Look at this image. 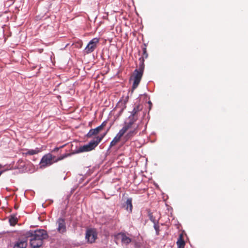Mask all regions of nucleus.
Returning a JSON list of instances; mask_svg holds the SVG:
<instances>
[{
	"mask_svg": "<svg viewBox=\"0 0 248 248\" xmlns=\"http://www.w3.org/2000/svg\"><path fill=\"white\" fill-rule=\"evenodd\" d=\"M148 103H149V104L150 105V109H151V106H152V103H151V102L150 101H149L148 102Z\"/></svg>",
	"mask_w": 248,
	"mask_h": 248,
	"instance_id": "obj_27",
	"label": "nucleus"
},
{
	"mask_svg": "<svg viewBox=\"0 0 248 248\" xmlns=\"http://www.w3.org/2000/svg\"><path fill=\"white\" fill-rule=\"evenodd\" d=\"M176 244L178 248H185L186 243L184 240L183 235L182 233H180L179 234Z\"/></svg>",
	"mask_w": 248,
	"mask_h": 248,
	"instance_id": "obj_13",
	"label": "nucleus"
},
{
	"mask_svg": "<svg viewBox=\"0 0 248 248\" xmlns=\"http://www.w3.org/2000/svg\"><path fill=\"white\" fill-rule=\"evenodd\" d=\"M85 238L88 243L92 244L97 238V232L94 228L87 229L86 232Z\"/></svg>",
	"mask_w": 248,
	"mask_h": 248,
	"instance_id": "obj_6",
	"label": "nucleus"
},
{
	"mask_svg": "<svg viewBox=\"0 0 248 248\" xmlns=\"http://www.w3.org/2000/svg\"><path fill=\"white\" fill-rule=\"evenodd\" d=\"M28 237H31L30 243L31 248H39L42 246L43 240L47 238L48 235L44 230L30 231L22 240L16 242V248H26Z\"/></svg>",
	"mask_w": 248,
	"mask_h": 248,
	"instance_id": "obj_1",
	"label": "nucleus"
},
{
	"mask_svg": "<svg viewBox=\"0 0 248 248\" xmlns=\"http://www.w3.org/2000/svg\"><path fill=\"white\" fill-rule=\"evenodd\" d=\"M142 55L139 59L140 63L139 69H136L134 74V82L132 85V92H133L138 86L143 75L144 69V60L147 59L148 54L147 52V46L144 44L142 46Z\"/></svg>",
	"mask_w": 248,
	"mask_h": 248,
	"instance_id": "obj_2",
	"label": "nucleus"
},
{
	"mask_svg": "<svg viewBox=\"0 0 248 248\" xmlns=\"http://www.w3.org/2000/svg\"><path fill=\"white\" fill-rule=\"evenodd\" d=\"M109 129H108V130L103 135H102L100 137L99 136H96L94 139L93 140H95V142L97 143V145L98 144L101 142V141L103 140L104 137L106 136L107 133H108Z\"/></svg>",
	"mask_w": 248,
	"mask_h": 248,
	"instance_id": "obj_18",
	"label": "nucleus"
},
{
	"mask_svg": "<svg viewBox=\"0 0 248 248\" xmlns=\"http://www.w3.org/2000/svg\"><path fill=\"white\" fill-rule=\"evenodd\" d=\"M124 135L119 131L117 135L114 137L113 140L111 141L109 145V148H111L115 146L121 140V138Z\"/></svg>",
	"mask_w": 248,
	"mask_h": 248,
	"instance_id": "obj_11",
	"label": "nucleus"
},
{
	"mask_svg": "<svg viewBox=\"0 0 248 248\" xmlns=\"http://www.w3.org/2000/svg\"><path fill=\"white\" fill-rule=\"evenodd\" d=\"M57 230L58 232L63 234L66 232V226L64 218H59L56 221Z\"/></svg>",
	"mask_w": 248,
	"mask_h": 248,
	"instance_id": "obj_8",
	"label": "nucleus"
},
{
	"mask_svg": "<svg viewBox=\"0 0 248 248\" xmlns=\"http://www.w3.org/2000/svg\"><path fill=\"white\" fill-rule=\"evenodd\" d=\"M154 224V227L156 231V235H159V226L158 225V221L157 222H155Z\"/></svg>",
	"mask_w": 248,
	"mask_h": 248,
	"instance_id": "obj_23",
	"label": "nucleus"
},
{
	"mask_svg": "<svg viewBox=\"0 0 248 248\" xmlns=\"http://www.w3.org/2000/svg\"><path fill=\"white\" fill-rule=\"evenodd\" d=\"M55 156H53L50 153L44 155L40 162V168L41 169H44L46 167L52 165L54 162Z\"/></svg>",
	"mask_w": 248,
	"mask_h": 248,
	"instance_id": "obj_3",
	"label": "nucleus"
},
{
	"mask_svg": "<svg viewBox=\"0 0 248 248\" xmlns=\"http://www.w3.org/2000/svg\"><path fill=\"white\" fill-rule=\"evenodd\" d=\"M41 152V150L38 148H36L35 149L26 150L24 152H23V155L27 156L28 155H32L37 154Z\"/></svg>",
	"mask_w": 248,
	"mask_h": 248,
	"instance_id": "obj_12",
	"label": "nucleus"
},
{
	"mask_svg": "<svg viewBox=\"0 0 248 248\" xmlns=\"http://www.w3.org/2000/svg\"><path fill=\"white\" fill-rule=\"evenodd\" d=\"M9 222L11 226H15L16 225V215H12L9 219Z\"/></svg>",
	"mask_w": 248,
	"mask_h": 248,
	"instance_id": "obj_21",
	"label": "nucleus"
},
{
	"mask_svg": "<svg viewBox=\"0 0 248 248\" xmlns=\"http://www.w3.org/2000/svg\"><path fill=\"white\" fill-rule=\"evenodd\" d=\"M107 124V121H104L101 124V125L98 126V127L101 130H102L104 129V128L106 126Z\"/></svg>",
	"mask_w": 248,
	"mask_h": 248,
	"instance_id": "obj_25",
	"label": "nucleus"
},
{
	"mask_svg": "<svg viewBox=\"0 0 248 248\" xmlns=\"http://www.w3.org/2000/svg\"><path fill=\"white\" fill-rule=\"evenodd\" d=\"M101 130L98 127L94 129H91L87 134L88 138H91L93 136L97 135Z\"/></svg>",
	"mask_w": 248,
	"mask_h": 248,
	"instance_id": "obj_15",
	"label": "nucleus"
},
{
	"mask_svg": "<svg viewBox=\"0 0 248 248\" xmlns=\"http://www.w3.org/2000/svg\"><path fill=\"white\" fill-rule=\"evenodd\" d=\"M63 146H61L60 147H56L52 151V152H58L59 151V150L60 149V148H62Z\"/></svg>",
	"mask_w": 248,
	"mask_h": 248,
	"instance_id": "obj_26",
	"label": "nucleus"
},
{
	"mask_svg": "<svg viewBox=\"0 0 248 248\" xmlns=\"http://www.w3.org/2000/svg\"><path fill=\"white\" fill-rule=\"evenodd\" d=\"M73 155L72 153L65 154H64L63 155H61L58 158L56 159L55 160L54 162H58L59 161L62 160L64 158L71 155Z\"/></svg>",
	"mask_w": 248,
	"mask_h": 248,
	"instance_id": "obj_20",
	"label": "nucleus"
},
{
	"mask_svg": "<svg viewBox=\"0 0 248 248\" xmlns=\"http://www.w3.org/2000/svg\"><path fill=\"white\" fill-rule=\"evenodd\" d=\"M148 217L150 219V220L153 222L154 223L158 222L155 218V217L153 216V213L150 211L148 212Z\"/></svg>",
	"mask_w": 248,
	"mask_h": 248,
	"instance_id": "obj_22",
	"label": "nucleus"
},
{
	"mask_svg": "<svg viewBox=\"0 0 248 248\" xmlns=\"http://www.w3.org/2000/svg\"><path fill=\"white\" fill-rule=\"evenodd\" d=\"M99 39L94 38L92 39L85 48V51L87 54L91 53L93 52L97 47V45L99 43Z\"/></svg>",
	"mask_w": 248,
	"mask_h": 248,
	"instance_id": "obj_7",
	"label": "nucleus"
},
{
	"mask_svg": "<svg viewBox=\"0 0 248 248\" xmlns=\"http://www.w3.org/2000/svg\"><path fill=\"white\" fill-rule=\"evenodd\" d=\"M142 108V107L141 105H138L136 106L134 108H133L132 112L131 115L130 116H133L134 118H138L137 116V113L139 112L141 110Z\"/></svg>",
	"mask_w": 248,
	"mask_h": 248,
	"instance_id": "obj_16",
	"label": "nucleus"
},
{
	"mask_svg": "<svg viewBox=\"0 0 248 248\" xmlns=\"http://www.w3.org/2000/svg\"><path fill=\"white\" fill-rule=\"evenodd\" d=\"M107 124V121H104L101 124V125L98 126V127L101 130H102L104 129V128L106 126Z\"/></svg>",
	"mask_w": 248,
	"mask_h": 248,
	"instance_id": "obj_24",
	"label": "nucleus"
},
{
	"mask_svg": "<svg viewBox=\"0 0 248 248\" xmlns=\"http://www.w3.org/2000/svg\"><path fill=\"white\" fill-rule=\"evenodd\" d=\"M132 199L131 198H128L125 203L124 206L127 211L131 213L133 209V205L132 203Z\"/></svg>",
	"mask_w": 248,
	"mask_h": 248,
	"instance_id": "obj_14",
	"label": "nucleus"
},
{
	"mask_svg": "<svg viewBox=\"0 0 248 248\" xmlns=\"http://www.w3.org/2000/svg\"><path fill=\"white\" fill-rule=\"evenodd\" d=\"M137 119L138 118H134L133 116H129L128 119V121L125 122L124 126L120 131L124 135L129 129H133L135 125H139L138 124L135 123Z\"/></svg>",
	"mask_w": 248,
	"mask_h": 248,
	"instance_id": "obj_4",
	"label": "nucleus"
},
{
	"mask_svg": "<svg viewBox=\"0 0 248 248\" xmlns=\"http://www.w3.org/2000/svg\"><path fill=\"white\" fill-rule=\"evenodd\" d=\"M119 234L122 237V242L123 243L128 245L131 242V239L127 237L124 233H120Z\"/></svg>",
	"mask_w": 248,
	"mask_h": 248,
	"instance_id": "obj_17",
	"label": "nucleus"
},
{
	"mask_svg": "<svg viewBox=\"0 0 248 248\" xmlns=\"http://www.w3.org/2000/svg\"><path fill=\"white\" fill-rule=\"evenodd\" d=\"M139 125H135L133 129H129V131L125 136V139L126 140L130 139L132 137L135 136L138 133L139 131Z\"/></svg>",
	"mask_w": 248,
	"mask_h": 248,
	"instance_id": "obj_10",
	"label": "nucleus"
},
{
	"mask_svg": "<svg viewBox=\"0 0 248 248\" xmlns=\"http://www.w3.org/2000/svg\"><path fill=\"white\" fill-rule=\"evenodd\" d=\"M97 146V143L95 142V140L93 139L88 144L80 146L77 150L73 152L72 154L89 152L93 150Z\"/></svg>",
	"mask_w": 248,
	"mask_h": 248,
	"instance_id": "obj_5",
	"label": "nucleus"
},
{
	"mask_svg": "<svg viewBox=\"0 0 248 248\" xmlns=\"http://www.w3.org/2000/svg\"><path fill=\"white\" fill-rule=\"evenodd\" d=\"M16 224H17V222H18V219H17V217H16Z\"/></svg>",
	"mask_w": 248,
	"mask_h": 248,
	"instance_id": "obj_28",
	"label": "nucleus"
},
{
	"mask_svg": "<svg viewBox=\"0 0 248 248\" xmlns=\"http://www.w3.org/2000/svg\"><path fill=\"white\" fill-rule=\"evenodd\" d=\"M13 248H16V244L13 246Z\"/></svg>",
	"mask_w": 248,
	"mask_h": 248,
	"instance_id": "obj_29",
	"label": "nucleus"
},
{
	"mask_svg": "<svg viewBox=\"0 0 248 248\" xmlns=\"http://www.w3.org/2000/svg\"><path fill=\"white\" fill-rule=\"evenodd\" d=\"M73 155L72 153L65 154H64L63 155H61L58 158L56 159L55 160L54 162H58L59 161L62 160L64 158L71 155Z\"/></svg>",
	"mask_w": 248,
	"mask_h": 248,
	"instance_id": "obj_19",
	"label": "nucleus"
},
{
	"mask_svg": "<svg viewBox=\"0 0 248 248\" xmlns=\"http://www.w3.org/2000/svg\"><path fill=\"white\" fill-rule=\"evenodd\" d=\"M1 167V165H0V167Z\"/></svg>",
	"mask_w": 248,
	"mask_h": 248,
	"instance_id": "obj_31",
	"label": "nucleus"
},
{
	"mask_svg": "<svg viewBox=\"0 0 248 248\" xmlns=\"http://www.w3.org/2000/svg\"><path fill=\"white\" fill-rule=\"evenodd\" d=\"M16 169L19 170L20 172H25L28 171V168L32 166L31 163L26 164L25 162L23 160H19Z\"/></svg>",
	"mask_w": 248,
	"mask_h": 248,
	"instance_id": "obj_9",
	"label": "nucleus"
},
{
	"mask_svg": "<svg viewBox=\"0 0 248 248\" xmlns=\"http://www.w3.org/2000/svg\"><path fill=\"white\" fill-rule=\"evenodd\" d=\"M14 207L15 208H16V203L15 204V205H14Z\"/></svg>",
	"mask_w": 248,
	"mask_h": 248,
	"instance_id": "obj_30",
	"label": "nucleus"
}]
</instances>
